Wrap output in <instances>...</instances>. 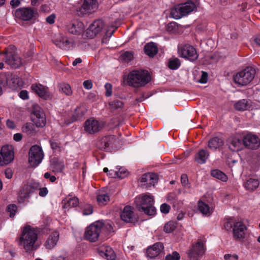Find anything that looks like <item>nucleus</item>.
I'll return each instance as SVG.
<instances>
[{
  "label": "nucleus",
  "instance_id": "53",
  "mask_svg": "<svg viewBox=\"0 0 260 260\" xmlns=\"http://www.w3.org/2000/svg\"><path fill=\"white\" fill-rule=\"evenodd\" d=\"M160 211L164 214H167L170 210V206L166 203H164L160 206Z\"/></svg>",
  "mask_w": 260,
  "mask_h": 260
},
{
  "label": "nucleus",
  "instance_id": "63",
  "mask_svg": "<svg viewBox=\"0 0 260 260\" xmlns=\"http://www.w3.org/2000/svg\"><path fill=\"white\" fill-rule=\"evenodd\" d=\"M50 142L51 147L52 149L56 150L59 148V144L57 142L51 141H50Z\"/></svg>",
  "mask_w": 260,
  "mask_h": 260
},
{
  "label": "nucleus",
  "instance_id": "14",
  "mask_svg": "<svg viewBox=\"0 0 260 260\" xmlns=\"http://www.w3.org/2000/svg\"><path fill=\"white\" fill-rule=\"evenodd\" d=\"M31 118L37 127H43L46 125L45 115L39 106H36L34 107Z\"/></svg>",
  "mask_w": 260,
  "mask_h": 260
},
{
  "label": "nucleus",
  "instance_id": "45",
  "mask_svg": "<svg viewBox=\"0 0 260 260\" xmlns=\"http://www.w3.org/2000/svg\"><path fill=\"white\" fill-rule=\"evenodd\" d=\"M123 105V102L118 100H114L109 102V105L112 109H118L121 108Z\"/></svg>",
  "mask_w": 260,
  "mask_h": 260
},
{
  "label": "nucleus",
  "instance_id": "19",
  "mask_svg": "<svg viewBox=\"0 0 260 260\" xmlns=\"http://www.w3.org/2000/svg\"><path fill=\"white\" fill-rule=\"evenodd\" d=\"M34 10L29 8H21L15 11V16L24 21L31 19L34 16Z\"/></svg>",
  "mask_w": 260,
  "mask_h": 260
},
{
  "label": "nucleus",
  "instance_id": "42",
  "mask_svg": "<svg viewBox=\"0 0 260 260\" xmlns=\"http://www.w3.org/2000/svg\"><path fill=\"white\" fill-rule=\"evenodd\" d=\"M180 64V61L178 58H171L168 62V67L171 70L177 69Z\"/></svg>",
  "mask_w": 260,
  "mask_h": 260
},
{
  "label": "nucleus",
  "instance_id": "7",
  "mask_svg": "<svg viewBox=\"0 0 260 260\" xmlns=\"http://www.w3.org/2000/svg\"><path fill=\"white\" fill-rule=\"evenodd\" d=\"M255 74V70L252 67H248L234 75L233 80L237 84L246 86L253 79Z\"/></svg>",
  "mask_w": 260,
  "mask_h": 260
},
{
  "label": "nucleus",
  "instance_id": "60",
  "mask_svg": "<svg viewBox=\"0 0 260 260\" xmlns=\"http://www.w3.org/2000/svg\"><path fill=\"white\" fill-rule=\"evenodd\" d=\"M234 224L231 221H226L224 225V229L226 231H230L232 228L233 229Z\"/></svg>",
  "mask_w": 260,
  "mask_h": 260
},
{
  "label": "nucleus",
  "instance_id": "4",
  "mask_svg": "<svg viewBox=\"0 0 260 260\" xmlns=\"http://www.w3.org/2000/svg\"><path fill=\"white\" fill-rule=\"evenodd\" d=\"M149 72L146 70H134L130 72L127 76L128 85L134 87L144 86L150 81Z\"/></svg>",
  "mask_w": 260,
  "mask_h": 260
},
{
  "label": "nucleus",
  "instance_id": "28",
  "mask_svg": "<svg viewBox=\"0 0 260 260\" xmlns=\"http://www.w3.org/2000/svg\"><path fill=\"white\" fill-rule=\"evenodd\" d=\"M56 46L64 50H69L74 46V43L66 37H62L59 40H57L55 42Z\"/></svg>",
  "mask_w": 260,
  "mask_h": 260
},
{
  "label": "nucleus",
  "instance_id": "25",
  "mask_svg": "<svg viewBox=\"0 0 260 260\" xmlns=\"http://www.w3.org/2000/svg\"><path fill=\"white\" fill-rule=\"evenodd\" d=\"M210 156V152L207 150H199L194 155V161L200 164H205Z\"/></svg>",
  "mask_w": 260,
  "mask_h": 260
},
{
  "label": "nucleus",
  "instance_id": "10",
  "mask_svg": "<svg viewBox=\"0 0 260 260\" xmlns=\"http://www.w3.org/2000/svg\"><path fill=\"white\" fill-rule=\"evenodd\" d=\"M44 157L43 150L39 146L34 145L29 151L28 162L32 167H36L42 161Z\"/></svg>",
  "mask_w": 260,
  "mask_h": 260
},
{
  "label": "nucleus",
  "instance_id": "5",
  "mask_svg": "<svg viewBox=\"0 0 260 260\" xmlns=\"http://www.w3.org/2000/svg\"><path fill=\"white\" fill-rule=\"evenodd\" d=\"M38 189L40 190L39 195L41 197H45L48 193L47 188L46 187L41 188L38 183H31L24 185L18 196V202L19 203L28 202L30 194Z\"/></svg>",
  "mask_w": 260,
  "mask_h": 260
},
{
  "label": "nucleus",
  "instance_id": "48",
  "mask_svg": "<svg viewBox=\"0 0 260 260\" xmlns=\"http://www.w3.org/2000/svg\"><path fill=\"white\" fill-rule=\"evenodd\" d=\"M17 210V207L14 204H10L7 207V211L10 213V217H13L16 214Z\"/></svg>",
  "mask_w": 260,
  "mask_h": 260
},
{
  "label": "nucleus",
  "instance_id": "50",
  "mask_svg": "<svg viewBox=\"0 0 260 260\" xmlns=\"http://www.w3.org/2000/svg\"><path fill=\"white\" fill-rule=\"evenodd\" d=\"M105 88L106 89L105 95L109 97L112 95V85L109 83H106L105 85Z\"/></svg>",
  "mask_w": 260,
  "mask_h": 260
},
{
  "label": "nucleus",
  "instance_id": "21",
  "mask_svg": "<svg viewBox=\"0 0 260 260\" xmlns=\"http://www.w3.org/2000/svg\"><path fill=\"white\" fill-rule=\"evenodd\" d=\"M246 227L243 222L238 221L234 222L233 225V236L236 239H243L245 236Z\"/></svg>",
  "mask_w": 260,
  "mask_h": 260
},
{
  "label": "nucleus",
  "instance_id": "40",
  "mask_svg": "<svg viewBox=\"0 0 260 260\" xmlns=\"http://www.w3.org/2000/svg\"><path fill=\"white\" fill-rule=\"evenodd\" d=\"M62 203L64 204V205L62 206L63 208H66L67 207H74L78 206L79 203L78 199L77 197H74L72 198L69 199L68 201L63 200Z\"/></svg>",
  "mask_w": 260,
  "mask_h": 260
},
{
  "label": "nucleus",
  "instance_id": "29",
  "mask_svg": "<svg viewBox=\"0 0 260 260\" xmlns=\"http://www.w3.org/2000/svg\"><path fill=\"white\" fill-rule=\"evenodd\" d=\"M158 179L157 174L154 173H148L143 174L141 178V182H147L150 185L154 186Z\"/></svg>",
  "mask_w": 260,
  "mask_h": 260
},
{
  "label": "nucleus",
  "instance_id": "16",
  "mask_svg": "<svg viewBox=\"0 0 260 260\" xmlns=\"http://www.w3.org/2000/svg\"><path fill=\"white\" fill-rule=\"evenodd\" d=\"M242 143L246 148L254 150L259 147L260 140L256 135L248 134L243 137Z\"/></svg>",
  "mask_w": 260,
  "mask_h": 260
},
{
  "label": "nucleus",
  "instance_id": "58",
  "mask_svg": "<svg viewBox=\"0 0 260 260\" xmlns=\"http://www.w3.org/2000/svg\"><path fill=\"white\" fill-rule=\"evenodd\" d=\"M55 18V15L54 14H51L46 18V20L47 23H48L49 24H52L54 23Z\"/></svg>",
  "mask_w": 260,
  "mask_h": 260
},
{
  "label": "nucleus",
  "instance_id": "3",
  "mask_svg": "<svg viewBox=\"0 0 260 260\" xmlns=\"http://www.w3.org/2000/svg\"><path fill=\"white\" fill-rule=\"evenodd\" d=\"M153 196L150 194H142L135 198L136 208L139 212H143L147 215H154L156 209L154 206Z\"/></svg>",
  "mask_w": 260,
  "mask_h": 260
},
{
  "label": "nucleus",
  "instance_id": "32",
  "mask_svg": "<svg viewBox=\"0 0 260 260\" xmlns=\"http://www.w3.org/2000/svg\"><path fill=\"white\" fill-rule=\"evenodd\" d=\"M99 253L103 257L107 260H115L116 254L114 251L110 248H107L105 250H99Z\"/></svg>",
  "mask_w": 260,
  "mask_h": 260
},
{
  "label": "nucleus",
  "instance_id": "41",
  "mask_svg": "<svg viewBox=\"0 0 260 260\" xmlns=\"http://www.w3.org/2000/svg\"><path fill=\"white\" fill-rule=\"evenodd\" d=\"M198 208L199 211L203 214L210 215L211 212L208 205L202 201H199L198 203Z\"/></svg>",
  "mask_w": 260,
  "mask_h": 260
},
{
  "label": "nucleus",
  "instance_id": "24",
  "mask_svg": "<svg viewBox=\"0 0 260 260\" xmlns=\"http://www.w3.org/2000/svg\"><path fill=\"white\" fill-rule=\"evenodd\" d=\"M32 90L41 98L47 100L49 98L50 93L48 88L41 84H34L31 86Z\"/></svg>",
  "mask_w": 260,
  "mask_h": 260
},
{
  "label": "nucleus",
  "instance_id": "44",
  "mask_svg": "<svg viewBox=\"0 0 260 260\" xmlns=\"http://www.w3.org/2000/svg\"><path fill=\"white\" fill-rule=\"evenodd\" d=\"M168 200L171 201L172 204H173V206L174 208H178V204L179 203H181V202L178 201L177 199H176V196L174 193H170L168 194Z\"/></svg>",
  "mask_w": 260,
  "mask_h": 260
},
{
  "label": "nucleus",
  "instance_id": "8",
  "mask_svg": "<svg viewBox=\"0 0 260 260\" xmlns=\"http://www.w3.org/2000/svg\"><path fill=\"white\" fill-rule=\"evenodd\" d=\"M195 9L196 5L194 3L191 1H188L172 9L171 11V15L174 18L178 19L187 15Z\"/></svg>",
  "mask_w": 260,
  "mask_h": 260
},
{
  "label": "nucleus",
  "instance_id": "1",
  "mask_svg": "<svg viewBox=\"0 0 260 260\" xmlns=\"http://www.w3.org/2000/svg\"><path fill=\"white\" fill-rule=\"evenodd\" d=\"M113 224L110 221H97L87 228L85 237L90 242L96 241L100 237H106L114 232Z\"/></svg>",
  "mask_w": 260,
  "mask_h": 260
},
{
  "label": "nucleus",
  "instance_id": "13",
  "mask_svg": "<svg viewBox=\"0 0 260 260\" xmlns=\"http://www.w3.org/2000/svg\"><path fill=\"white\" fill-rule=\"evenodd\" d=\"M14 148L12 145H6L0 151V166L8 165L14 159Z\"/></svg>",
  "mask_w": 260,
  "mask_h": 260
},
{
  "label": "nucleus",
  "instance_id": "57",
  "mask_svg": "<svg viewBox=\"0 0 260 260\" xmlns=\"http://www.w3.org/2000/svg\"><path fill=\"white\" fill-rule=\"evenodd\" d=\"M83 86L85 89H90L92 87V83L91 80H86L83 82Z\"/></svg>",
  "mask_w": 260,
  "mask_h": 260
},
{
  "label": "nucleus",
  "instance_id": "2",
  "mask_svg": "<svg viewBox=\"0 0 260 260\" xmlns=\"http://www.w3.org/2000/svg\"><path fill=\"white\" fill-rule=\"evenodd\" d=\"M39 231L30 225H26L23 229L19 239V244L22 246L26 251H31L37 249L36 242Z\"/></svg>",
  "mask_w": 260,
  "mask_h": 260
},
{
  "label": "nucleus",
  "instance_id": "64",
  "mask_svg": "<svg viewBox=\"0 0 260 260\" xmlns=\"http://www.w3.org/2000/svg\"><path fill=\"white\" fill-rule=\"evenodd\" d=\"M20 4L19 0H12L10 2V5L13 7H18Z\"/></svg>",
  "mask_w": 260,
  "mask_h": 260
},
{
  "label": "nucleus",
  "instance_id": "61",
  "mask_svg": "<svg viewBox=\"0 0 260 260\" xmlns=\"http://www.w3.org/2000/svg\"><path fill=\"white\" fill-rule=\"evenodd\" d=\"M5 175L8 179H11L13 176L12 170L10 169H7L5 170Z\"/></svg>",
  "mask_w": 260,
  "mask_h": 260
},
{
  "label": "nucleus",
  "instance_id": "15",
  "mask_svg": "<svg viewBox=\"0 0 260 260\" xmlns=\"http://www.w3.org/2000/svg\"><path fill=\"white\" fill-rule=\"evenodd\" d=\"M179 53L181 56L189 61H193L198 58V54L196 49L192 46L188 44L183 45L179 49Z\"/></svg>",
  "mask_w": 260,
  "mask_h": 260
},
{
  "label": "nucleus",
  "instance_id": "23",
  "mask_svg": "<svg viewBox=\"0 0 260 260\" xmlns=\"http://www.w3.org/2000/svg\"><path fill=\"white\" fill-rule=\"evenodd\" d=\"M84 24L80 21H75L70 23L67 26L68 31L72 34L79 35L82 34L84 30Z\"/></svg>",
  "mask_w": 260,
  "mask_h": 260
},
{
  "label": "nucleus",
  "instance_id": "22",
  "mask_svg": "<svg viewBox=\"0 0 260 260\" xmlns=\"http://www.w3.org/2000/svg\"><path fill=\"white\" fill-rule=\"evenodd\" d=\"M164 249V245L161 242H157L147 249V256L150 258L157 256Z\"/></svg>",
  "mask_w": 260,
  "mask_h": 260
},
{
  "label": "nucleus",
  "instance_id": "17",
  "mask_svg": "<svg viewBox=\"0 0 260 260\" xmlns=\"http://www.w3.org/2000/svg\"><path fill=\"white\" fill-rule=\"evenodd\" d=\"M104 22L101 19L95 20L90 25L86 31L87 37L90 38H94L100 32L104 27Z\"/></svg>",
  "mask_w": 260,
  "mask_h": 260
},
{
  "label": "nucleus",
  "instance_id": "55",
  "mask_svg": "<svg viewBox=\"0 0 260 260\" xmlns=\"http://www.w3.org/2000/svg\"><path fill=\"white\" fill-rule=\"evenodd\" d=\"M202 74L201 78L199 79V82L201 83H205L208 80V74L205 72H202Z\"/></svg>",
  "mask_w": 260,
  "mask_h": 260
},
{
  "label": "nucleus",
  "instance_id": "37",
  "mask_svg": "<svg viewBox=\"0 0 260 260\" xmlns=\"http://www.w3.org/2000/svg\"><path fill=\"white\" fill-rule=\"evenodd\" d=\"M96 200L99 205L103 206L107 204L109 202L110 198L107 193L102 192L97 196Z\"/></svg>",
  "mask_w": 260,
  "mask_h": 260
},
{
  "label": "nucleus",
  "instance_id": "38",
  "mask_svg": "<svg viewBox=\"0 0 260 260\" xmlns=\"http://www.w3.org/2000/svg\"><path fill=\"white\" fill-rule=\"evenodd\" d=\"M242 143V140L237 138H233L231 140L229 147L233 151H238L240 149Z\"/></svg>",
  "mask_w": 260,
  "mask_h": 260
},
{
  "label": "nucleus",
  "instance_id": "52",
  "mask_svg": "<svg viewBox=\"0 0 260 260\" xmlns=\"http://www.w3.org/2000/svg\"><path fill=\"white\" fill-rule=\"evenodd\" d=\"M93 212L92 206L90 205H87L83 211V214L85 215H88Z\"/></svg>",
  "mask_w": 260,
  "mask_h": 260
},
{
  "label": "nucleus",
  "instance_id": "31",
  "mask_svg": "<svg viewBox=\"0 0 260 260\" xmlns=\"http://www.w3.org/2000/svg\"><path fill=\"white\" fill-rule=\"evenodd\" d=\"M223 143V141L221 138L215 137L209 141L208 146L210 149L214 150L221 147Z\"/></svg>",
  "mask_w": 260,
  "mask_h": 260
},
{
  "label": "nucleus",
  "instance_id": "49",
  "mask_svg": "<svg viewBox=\"0 0 260 260\" xmlns=\"http://www.w3.org/2000/svg\"><path fill=\"white\" fill-rule=\"evenodd\" d=\"M61 89L62 91L67 95H70L72 93L71 86L68 84H62L61 85Z\"/></svg>",
  "mask_w": 260,
  "mask_h": 260
},
{
  "label": "nucleus",
  "instance_id": "27",
  "mask_svg": "<svg viewBox=\"0 0 260 260\" xmlns=\"http://www.w3.org/2000/svg\"><path fill=\"white\" fill-rule=\"evenodd\" d=\"M64 169V164L58 160V158L54 157L50 160V170L54 173L62 172Z\"/></svg>",
  "mask_w": 260,
  "mask_h": 260
},
{
  "label": "nucleus",
  "instance_id": "47",
  "mask_svg": "<svg viewBox=\"0 0 260 260\" xmlns=\"http://www.w3.org/2000/svg\"><path fill=\"white\" fill-rule=\"evenodd\" d=\"M180 256L177 251H173L172 254H169L166 256L165 260H179Z\"/></svg>",
  "mask_w": 260,
  "mask_h": 260
},
{
  "label": "nucleus",
  "instance_id": "20",
  "mask_svg": "<svg viewBox=\"0 0 260 260\" xmlns=\"http://www.w3.org/2000/svg\"><path fill=\"white\" fill-rule=\"evenodd\" d=\"M102 126L99 122L93 119L87 120L84 123V129L88 133L91 134L99 132Z\"/></svg>",
  "mask_w": 260,
  "mask_h": 260
},
{
  "label": "nucleus",
  "instance_id": "33",
  "mask_svg": "<svg viewBox=\"0 0 260 260\" xmlns=\"http://www.w3.org/2000/svg\"><path fill=\"white\" fill-rule=\"evenodd\" d=\"M235 108L238 111H244L247 110L250 107V103L246 99L239 101L235 104Z\"/></svg>",
  "mask_w": 260,
  "mask_h": 260
},
{
  "label": "nucleus",
  "instance_id": "12",
  "mask_svg": "<svg viewBox=\"0 0 260 260\" xmlns=\"http://www.w3.org/2000/svg\"><path fill=\"white\" fill-rule=\"evenodd\" d=\"M117 139L114 136H108L102 138L96 143L97 147L106 151H111L116 148Z\"/></svg>",
  "mask_w": 260,
  "mask_h": 260
},
{
  "label": "nucleus",
  "instance_id": "34",
  "mask_svg": "<svg viewBox=\"0 0 260 260\" xmlns=\"http://www.w3.org/2000/svg\"><path fill=\"white\" fill-rule=\"evenodd\" d=\"M259 186V181L256 179L250 178L246 182L245 187L250 191H253Z\"/></svg>",
  "mask_w": 260,
  "mask_h": 260
},
{
  "label": "nucleus",
  "instance_id": "56",
  "mask_svg": "<svg viewBox=\"0 0 260 260\" xmlns=\"http://www.w3.org/2000/svg\"><path fill=\"white\" fill-rule=\"evenodd\" d=\"M19 95L20 98L23 100H26L28 99V92L25 90H21Z\"/></svg>",
  "mask_w": 260,
  "mask_h": 260
},
{
  "label": "nucleus",
  "instance_id": "59",
  "mask_svg": "<svg viewBox=\"0 0 260 260\" xmlns=\"http://www.w3.org/2000/svg\"><path fill=\"white\" fill-rule=\"evenodd\" d=\"M7 126L11 129H14L16 127L14 122L10 119H8L6 122Z\"/></svg>",
  "mask_w": 260,
  "mask_h": 260
},
{
  "label": "nucleus",
  "instance_id": "26",
  "mask_svg": "<svg viewBox=\"0 0 260 260\" xmlns=\"http://www.w3.org/2000/svg\"><path fill=\"white\" fill-rule=\"evenodd\" d=\"M59 237V233L57 231L53 232L46 240L45 246L47 249H51L57 244Z\"/></svg>",
  "mask_w": 260,
  "mask_h": 260
},
{
  "label": "nucleus",
  "instance_id": "11",
  "mask_svg": "<svg viewBox=\"0 0 260 260\" xmlns=\"http://www.w3.org/2000/svg\"><path fill=\"white\" fill-rule=\"evenodd\" d=\"M98 8L97 0H84L81 7L77 10L78 16L82 17L94 12Z\"/></svg>",
  "mask_w": 260,
  "mask_h": 260
},
{
  "label": "nucleus",
  "instance_id": "43",
  "mask_svg": "<svg viewBox=\"0 0 260 260\" xmlns=\"http://www.w3.org/2000/svg\"><path fill=\"white\" fill-rule=\"evenodd\" d=\"M176 228V223L173 221H170L165 224L164 227V231L166 233H170L173 232Z\"/></svg>",
  "mask_w": 260,
  "mask_h": 260
},
{
  "label": "nucleus",
  "instance_id": "9",
  "mask_svg": "<svg viewBox=\"0 0 260 260\" xmlns=\"http://www.w3.org/2000/svg\"><path fill=\"white\" fill-rule=\"evenodd\" d=\"M205 241L201 238L192 244L187 254L190 260H199L205 253L206 250Z\"/></svg>",
  "mask_w": 260,
  "mask_h": 260
},
{
  "label": "nucleus",
  "instance_id": "35",
  "mask_svg": "<svg viewBox=\"0 0 260 260\" xmlns=\"http://www.w3.org/2000/svg\"><path fill=\"white\" fill-rule=\"evenodd\" d=\"M22 131L28 136H32L35 135V126L31 123H26L22 127Z\"/></svg>",
  "mask_w": 260,
  "mask_h": 260
},
{
  "label": "nucleus",
  "instance_id": "54",
  "mask_svg": "<svg viewBox=\"0 0 260 260\" xmlns=\"http://www.w3.org/2000/svg\"><path fill=\"white\" fill-rule=\"evenodd\" d=\"M82 117V114L79 113L78 112V110L77 109H76L75 112H74V113L73 114V115H72V122H74L75 121H77L78 120H79Z\"/></svg>",
  "mask_w": 260,
  "mask_h": 260
},
{
  "label": "nucleus",
  "instance_id": "30",
  "mask_svg": "<svg viewBox=\"0 0 260 260\" xmlns=\"http://www.w3.org/2000/svg\"><path fill=\"white\" fill-rule=\"evenodd\" d=\"M144 51L149 57H154L158 51L157 44L152 42L147 43L144 46Z\"/></svg>",
  "mask_w": 260,
  "mask_h": 260
},
{
  "label": "nucleus",
  "instance_id": "46",
  "mask_svg": "<svg viewBox=\"0 0 260 260\" xmlns=\"http://www.w3.org/2000/svg\"><path fill=\"white\" fill-rule=\"evenodd\" d=\"M120 58L123 61L128 62L133 59V54L131 52L126 51L121 55Z\"/></svg>",
  "mask_w": 260,
  "mask_h": 260
},
{
  "label": "nucleus",
  "instance_id": "39",
  "mask_svg": "<svg viewBox=\"0 0 260 260\" xmlns=\"http://www.w3.org/2000/svg\"><path fill=\"white\" fill-rule=\"evenodd\" d=\"M113 173H110L108 174V175L111 176V177H118L120 178H123L127 176L128 172V171L124 168H119L118 171L113 172Z\"/></svg>",
  "mask_w": 260,
  "mask_h": 260
},
{
  "label": "nucleus",
  "instance_id": "62",
  "mask_svg": "<svg viewBox=\"0 0 260 260\" xmlns=\"http://www.w3.org/2000/svg\"><path fill=\"white\" fill-rule=\"evenodd\" d=\"M22 138V135L20 133L15 134L13 136V139L16 142H19Z\"/></svg>",
  "mask_w": 260,
  "mask_h": 260
},
{
  "label": "nucleus",
  "instance_id": "51",
  "mask_svg": "<svg viewBox=\"0 0 260 260\" xmlns=\"http://www.w3.org/2000/svg\"><path fill=\"white\" fill-rule=\"evenodd\" d=\"M181 182L183 186L187 187H189L188 186V179L186 174H183L181 175Z\"/></svg>",
  "mask_w": 260,
  "mask_h": 260
},
{
  "label": "nucleus",
  "instance_id": "18",
  "mask_svg": "<svg viewBox=\"0 0 260 260\" xmlns=\"http://www.w3.org/2000/svg\"><path fill=\"white\" fill-rule=\"evenodd\" d=\"M133 209L130 206H125L120 214L121 220L127 223H135L137 221V218Z\"/></svg>",
  "mask_w": 260,
  "mask_h": 260
},
{
  "label": "nucleus",
  "instance_id": "6",
  "mask_svg": "<svg viewBox=\"0 0 260 260\" xmlns=\"http://www.w3.org/2000/svg\"><path fill=\"white\" fill-rule=\"evenodd\" d=\"M4 54V60L13 69L19 68L22 64L21 58L17 53L16 48L13 45H10L5 49V51L0 53Z\"/></svg>",
  "mask_w": 260,
  "mask_h": 260
},
{
  "label": "nucleus",
  "instance_id": "36",
  "mask_svg": "<svg viewBox=\"0 0 260 260\" xmlns=\"http://www.w3.org/2000/svg\"><path fill=\"white\" fill-rule=\"evenodd\" d=\"M211 175L212 177L223 182H225L228 180L227 176L223 172L217 169L212 170Z\"/></svg>",
  "mask_w": 260,
  "mask_h": 260
}]
</instances>
